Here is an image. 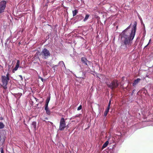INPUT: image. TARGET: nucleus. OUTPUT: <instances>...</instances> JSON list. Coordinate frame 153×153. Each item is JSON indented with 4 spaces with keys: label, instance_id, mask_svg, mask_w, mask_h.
I'll return each mask as SVG.
<instances>
[{
    "label": "nucleus",
    "instance_id": "nucleus-3",
    "mask_svg": "<svg viewBox=\"0 0 153 153\" xmlns=\"http://www.w3.org/2000/svg\"><path fill=\"white\" fill-rule=\"evenodd\" d=\"M1 79L2 83V86L4 89L6 90L7 89V85L10 78L5 77V76L2 75L1 76Z\"/></svg>",
    "mask_w": 153,
    "mask_h": 153
},
{
    "label": "nucleus",
    "instance_id": "nucleus-17",
    "mask_svg": "<svg viewBox=\"0 0 153 153\" xmlns=\"http://www.w3.org/2000/svg\"><path fill=\"white\" fill-rule=\"evenodd\" d=\"M5 125L4 124L1 122H0V129H3Z\"/></svg>",
    "mask_w": 153,
    "mask_h": 153
},
{
    "label": "nucleus",
    "instance_id": "nucleus-20",
    "mask_svg": "<svg viewBox=\"0 0 153 153\" xmlns=\"http://www.w3.org/2000/svg\"><path fill=\"white\" fill-rule=\"evenodd\" d=\"M8 41H9V43L11 41L10 40V37L7 38V39H6V40L5 43V45H6L7 44V42Z\"/></svg>",
    "mask_w": 153,
    "mask_h": 153
},
{
    "label": "nucleus",
    "instance_id": "nucleus-34",
    "mask_svg": "<svg viewBox=\"0 0 153 153\" xmlns=\"http://www.w3.org/2000/svg\"><path fill=\"white\" fill-rule=\"evenodd\" d=\"M150 41H151V39H150L149 40V42L148 43V44L146 45V46H145L144 48H146L148 46V45L149 44V42H150Z\"/></svg>",
    "mask_w": 153,
    "mask_h": 153
},
{
    "label": "nucleus",
    "instance_id": "nucleus-22",
    "mask_svg": "<svg viewBox=\"0 0 153 153\" xmlns=\"http://www.w3.org/2000/svg\"><path fill=\"white\" fill-rule=\"evenodd\" d=\"M20 65V61L19 60H17V62L16 63V66H17L19 67Z\"/></svg>",
    "mask_w": 153,
    "mask_h": 153
},
{
    "label": "nucleus",
    "instance_id": "nucleus-47",
    "mask_svg": "<svg viewBox=\"0 0 153 153\" xmlns=\"http://www.w3.org/2000/svg\"><path fill=\"white\" fill-rule=\"evenodd\" d=\"M11 36H10V37H11Z\"/></svg>",
    "mask_w": 153,
    "mask_h": 153
},
{
    "label": "nucleus",
    "instance_id": "nucleus-13",
    "mask_svg": "<svg viewBox=\"0 0 153 153\" xmlns=\"http://www.w3.org/2000/svg\"><path fill=\"white\" fill-rule=\"evenodd\" d=\"M78 10L76 9H75L74 10L72 11V13H73V17L75 16L77 13H78Z\"/></svg>",
    "mask_w": 153,
    "mask_h": 153
},
{
    "label": "nucleus",
    "instance_id": "nucleus-25",
    "mask_svg": "<svg viewBox=\"0 0 153 153\" xmlns=\"http://www.w3.org/2000/svg\"><path fill=\"white\" fill-rule=\"evenodd\" d=\"M137 15H138V16L139 19H140V21L142 22V18H141V16L139 14H138Z\"/></svg>",
    "mask_w": 153,
    "mask_h": 153
},
{
    "label": "nucleus",
    "instance_id": "nucleus-41",
    "mask_svg": "<svg viewBox=\"0 0 153 153\" xmlns=\"http://www.w3.org/2000/svg\"><path fill=\"white\" fill-rule=\"evenodd\" d=\"M0 67H1L2 68H3V67L2 66H1V65H0Z\"/></svg>",
    "mask_w": 153,
    "mask_h": 153
},
{
    "label": "nucleus",
    "instance_id": "nucleus-4",
    "mask_svg": "<svg viewBox=\"0 0 153 153\" xmlns=\"http://www.w3.org/2000/svg\"><path fill=\"white\" fill-rule=\"evenodd\" d=\"M41 54L45 59H47L51 56V54L49 51L46 48H44L42 50Z\"/></svg>",
    "mask_w": 153,
    "mask_h": 153
},
{
    "label": "nucleus",
    "instance_id": "nucleus-31",
    "mask_svg": "<svg viewBox=\"0 0 153 153\" xmlns=\"http://www.w3.org/2000/svg\"><path fill=\"white\" fill-rule=\"evenodd\" d=\"M144 32H143V34H144V35L145 36L146 34V30L145 29V27H144Z\"/></svg>",
    "mask_w": 153,
    "mask_h": 153
},
{
    "label": "nucleus",
    "instance_id": "nucleus-10",
    "mask_svg": "<svg viewBox=\"0 0 153 153\" xmlns=\"http://www.w3.org/2000/svg\"><path fill=\"white\" fill-rule=\"evenodd\" d=\"M62 64L64 66L65 69L66 71L67 72H68L69 71H70L71 72H72V71H70L69 69H68L66 68V67H65V64L63 61H60L59 62V64Z\"/></svg>",
    "mask_w": 153,
    "mask_h": 153
},
{
    "label": "nucleus",
    "instance_id": "nucleus-38",
    "mask_svg": "<svg viewBox=\"0 0 153 153\" xmlns=\"http://www.w3.org/2000/svg\"><path fill=\"white\" fill-rule=\"evenodd\" d=\"M59 65H62V66L63 65L62 64H59V63L58 64H57L56 65H58V66Z\"/></svg>",
    "mask_w": 153,
    "mask_h": 153
},
{
    "label": "nucleus",
    "instance_id": "nucleus-15",
    "mask_svg": "<svg viewBox=\"0 0 153 153\" xmlns=\"http://www.w3.org/2000/svg\"><path fill=\"white\" fill-rule=\"evenodd\" d=\"M50 99V97H49L47 98V99L46 100V102H45V106H48V103L49 102Z\"/></svg>",
    "mask_w": 153,
    "mask_h": 153
},
{
    "label": "nucleus",
    "instance_id": "nucleus-7",
    "mask_svg": "<svg viewBox=\"0 0 153 153\" xmlns=\"http://www.w3.org/2000/svg\"><path fill=\"white\" fill-rule=\"evenodd\" d=\"M81 61L82 64L87 65L88 67V63H91V62L88 60L86 58L84 57H82Z\"/></svg>",
    "mask_w": 153,
    "mask_h": 153
},
{
    "label": "nucleus",
    "instance_id": "nucleus-45",
    "mask_svg": "<svg viewBox=\"0 0 153 153\" xmlns=\"http://www.w3.org/2000/svg\"><path fill=\"white\" fill-rule=\"evenodd\" d=\"M38 104H37V106H38Z\"/></svg>",
    "mask_w": 153,
    "mask_h": 153
},
{
    "label": "nucleus",
    "instance_id": "nucleus-18",
    "mask_svg": "<svg viewBox=\"0 0 153 153\" xmlns=\"http://www.w3.org/2000/svg\"><path fill=\"white\" fill-rule=\"evenodd\" d=\"M109 111V110L106 109L104 113V116L106 117Z\"/></svg>",
    "mask_w": 153,
    "mask_h": 153
},
{
    "label": "nucleus",
    "instance_id": "nucleus-1",
    "mask_svg": "<svg viewBox=\"0 0 153 153\" xmlns=\"http://www.w3.org/2000/svg\"><path fill=\"white\" fill-rule=\"evenodd\" d=\"M129 26L126 29L123 30L120 34L119 36L121 39V45L119 49H123L125 51L128 50V48L131 46L132 41L135 35L136 30L137 22H134L131 32H129L127 30L130 28Z\"/></svg>",
    "mask_w": 153,
    "mask_h": 153
},
{
    "label": "nucleus",
    "instance_id": "nucleus-5",
    "mask_svg": "<svg viewBox=\"0 0 153 153\" xmlns=\"http://www.w3.org/2000/svg\"><path fill=\"white\" fill-rule=\"evenodd\" d=\"M7 1L2 0L0 2V14L4 12L6 7Z\"/></svg>",
    "mask_w": 153,
    "mask_h": 153
},
{
    "label": "nucleus",
    "instance_id": "nucleus-37",
    "mask_svg": "<svg viewBox=\"0 0 153 153\" xmlns=\"http://www.w3.org/2000/svg\"><path fill=\"white\" fill-rule=\"evenodd\" d=\"M19 76H20V78H21L22 79V80L23 79L22 77V75H19Z\"/></svg>",
    "mask_w": 153,
    "mask_h": 153
},
{
    "label": "nucleus",
    "instance_id": "nucleus-26",
    "mask_svg": "<svg viewBox=\"0 0 153 153\" xmlns=\"http://www.w3.org/2000/svg\"><path fill=\"white\" fill-rule=\"evenodd\" d=\"M110 105H111L110 104H108V107H107L106 109L109 110L110 108Z\"/></svg>",
    "mask_w": 153,
    "mask_h": 153
},
{
    "label": "nucleus",
    "instance_id": "nucleus-2",
    "mask_svg": "<svg viewBox=\"0 0 153 153\" xmlns=\"http://www.w3.org/2000/svg\"><path fill=\"white\" fill-rule=\"evenodd\" d=\"M107 85L109 88L111 89L112 90H114L118 87L119 84L117 80H114L112 81L111 83H107Z\"/></svg>",
    "mask_w": 153,
    "mask_h": 153
},
{
    "label": "nucleus",
    "instance_id": "nucleus-16",
    "mask_svg": "<svg viewBox=\"0 0 153 153\" xmlns=\"http://www.w3.org/2000/svg\"><path fill=\"white\" fill-rule=\"evenodd\" d=\"M32 126H33L34 128V130H36V122H33L31 124Z\"/></svg>",
    "mask_w": 153,
    "mask_h": 153
},
{
    "label": "nucleus",
    "instance_id": "nucleus-33",
    "mask_svg": "<svg viewBox=\"0 0 153 153\" xmlns=\"http://www.w3.org/2000/svg\"><path fill=\"white\" fill-rule=\"evenodd\" d=\"M5 77H7L9 78V74L8 73H7V74L6 76H5Z\"/></svg>",
    "mask_w": 153,
    "mask_h": 153
},
{
    "label": "nucleus",
    "instance_id": "nucleus-9",
    "mask_svg": "<svg viewBox=\"0 0 153 153\" xmlns=\"http://www.w3.org/2000/svg\"><path fill=\"white\" fill-rule=\"evenodd\" d=\"M140 80L141 79L140 78H137V79L134 80V81L133 83L132 84V85L134 87H135L136 85L138 84Z\"/></svg>",
    "mask_w": 153,
    "mask_h": 153
},
{
    "label": "nucleus",
    "instance_id": "nucleus-36",
    "mask_svg": "<svg viewBox=\"0 0 153 153\" xmlns=\"http://www.w3.org/2000/svg\"><path fill=\"white\" fill-rule=\"evenodd\" d=\"M1 134H0V141L1 140Z\"/></svg>",
    "mask_w": 153,
    "mask_h": 153
},
{
    "label": "nucleus",
    "instance_id": "nucleus-14",
    "mask_svg": "<svg viewBox=\"0 0 153 153\" xmlns=\"http://www.w3.org/2000/svg\"><path fill=\"white\" fill-rule=\"evenodd\" d=\"M90 16V15L88 14H86L85 15V18L83 19V21L84 22H85L88 19Z\"/></svg>",
    "mask_w": 153,
    "mask_h": 153
},
{
    "label": "nucleus",
    "instance_id": "nucleus-6",
    "mask_svg": "<svg viewBox=\"0 0 153 153\" xmlns=\"http://www.w3.org/2000/svg\"><path fill=\"white\" fill-rule=\"evenodd\" d=\"M66 127L65 120L64 118L62 117L60 120L59 130L63 131Z\"/></svg>",
    "mask_w": 153,
    "mask_h": 153
},
{
    "label": "nucleus",
    "instance_id": "nucleus-28",
    "mask_svg": "<svg viewBox=\"0 0 153 153\" xmlns=\"http://www.w3.org/2000/svg\"><path fill=\"white\" fill-rule=\"evenodd\" d=\"M80 115H81L80 114H77L74 117H79Z\"/></svg>",
    "mask_w": 153,
    "mask_h": 153
},
{
    "label": "nucleus",
    "instance_id": "nucleus-48",
    "mask_svg": "<svg viewBox=\"0 0 153 153\" xmlns=\"http://www.w3.org/2000/svg\"><path fill=\"white\" fill-rule=\"evenodd\" d=\"M11 36H10V37H11Z\"/></svg>",
    "mask_w": 153,
    "mask_h": 153
},
{
    "label": "nucleus",
    "instance_id": "nucleus-11",
    "mask_svg": "<svg viewBox=\"0 0 153 153\" xmlns=\"http://www.w3.org/2000/svg\"><path fill=\"white\" fill-rule=\"evenodd\" d=\"M45 109L46 111V114L48 115H50L51 114V111L49 108H48V106H45Z\"/></svg>",
    "mask_w": 153,
    "mask_h": 153
},
{
    "label": "nucleus",
    "instance_id": "nucleus-42",
    "mask_svg": "<svg viewBox=\"0 0 153 153\" xmlns=\"http://www.w3.org/2000/svg\"><path fill=\"white\" fill-rule=\"evenodd\" d=\"M47 67H49V66H48V65H47Z\"/></svg>",
    "mask_w": 153,
    "mask_h": 153
},
{
    "label": "nucleus",
    "instance_id": "nucleus-39",
    "mask_svg": "<svg viewBox=\"0 0 153 153\" xmlns=\"http://www.w3.org/2000/svg\"><path fill=\"white\" fill-rule=\"evenodd\" d=\"M96 18H97H97H99V17L98 16H96Z\"/></svg>",
    "mask_w": 153,
    "mask_h": 153
},
{
    "label": "nucleus",
    "instance_id": "nucleus-12",
    "mask_svg": "<svg viewBox=\"0 0 153 153\" xmlns=\"http://www.w3.org/2000/svg\"><path fill=\"white\" fill-rule=\"evenodd\" d=\"M109 143V142L108 141H106L103 144V146L102 147V149H103L105 148L107 146H108V144Z\"/></svg>",
    "mask_w": 153,
    "mask_h": 153
},
{
    "label": "nucleus",
    "instance_id": "nucleus-43",
    "mask_svg": "<svg viewBox=\"0 0 153 153\" xmlns=\"http://www.w3.org/2000/svg\"><path fill=\"white\" fill-rule=\"evenodd\" d=\"M134 90H133V92H134Z\"/></svg>",
    "mask_w": 153,
    "mask_h": 153
},
{
    "label": "nucleus",
    "instance_id": "nucleus-46",
    "mask_svg": "<svg viewBox=\"0 0 153 153\" xmlns=\"http://www.w3.org/2000/svg\"><path fill=\"white\" fill-rule=\"evenodd\" d=\"M45 119L47 120V118H46Z\"/></svg>",
    "mask_w": 153,
    "mask_h": 153
},
{
    "label": "nucleus",
    "instance_id": "nucleus-27",
    "mask_svg": "<svg viewBox=\"0 0 153 153\" xmlns=\"http://www.w3.org/2000/svg\"><path fill=\"white\" fill-rule=\"evenodd\" d=\"M45 64L46 65H51V63L49 62H46Z\"/></svg>",
    "mask_w": 153,
    "mask_h": 153
},
{
    "label": "nucleus",
    "instance_id": "nucleus-35",
    "mask_svg": "<svg viewBox=\"0 0 153 153\" xmlns=\"http://www.w3.org/2000/svg\"><path fill=\"white\" fill-rule=\"evenodd\" d=\"M111 99H110L109 101V103H108V104H109L111 105Z\"/></svg>",
    "mask_w": 153,
    "mask_h": 153
},
{
    "label": "nucleus",
    "instance_id": "nucleus-8",
    "mask_svg": "<svg viewBox=\"0 0 153 153\" xmlns=\"http://www.w3.org/2000/svg\"><path fill=\"white\" fill-rule=\"evenodd\" d=\"M75 18L77 21L78 22L81 21L84 18V17L82 15L79 14L77 15L75 17Z\"/></svg>",
    "mask_w": 153,
    "mask_h": 153
},
{
    "label": "nucleus",
    "instance_id": "nucleus-32",
    "mask_svg": "<svg viewBox=\"0 0 153 153\" xmlns=\"http://www.w3.org/2000/svg\"><path fill=\"white\" fill-rule=\"evenodd\" d=\"M141 22V24L143 25V26L144 27V28L145 27V25H144V24H143V20H142V22Z\"/></svg>",
    "mask_w": 153,
    "mask_h": 153
},
{
    "label": "nucleus",
    "instance_id": "nucleus-44",
    "mask_svg": "<svg viewBox=\"0 0 153 153\" xmlns=\"http://www.w3.org/2000/svg\"><path fill=\"white\" fill-rule=\"evenodd\" d=\"M44 0H43V1H44Z\"/></svg>",
    "mask_w": 153,
    "mask_h": 153
},
{
    "label": "nucleus",
    "instance_id": "nucleus-30",
    "mask_svg": "<svg viewBox=\"0 0 153 153\" xmlns=\"http://www.w3.org/2000/svg\"><path fill=\"white\" fill-rule=\"evenodd\" d=\"M39 78L40 79H41V81L42 82H44V79L42 78L41 77H39Z\"/></svg>",
    "mask_w": 153,
    "mask_h": 153
},
{
    "label": "nucleus",
    "instance_id": "nucleus-19",
    "mask_svg": "<svg viewBox=\"0 0 153 153\" xmlns=\"http://www.w3.org/2000/svg\"><path fill=\"white\" fill-rule=\"evenodd\" d=\"M58 66V65H53V66L52 67V68L53 69L54 72L57 70V68H56V67Z\"/></svg>",
    "mask_w": 153,
    "mask_h": 153
},
{
    "label": "nucleus",
    "instance_id": "nucleus-24",
    "mask_svg": "<svg viewBox=\"0 0 153 153\" xmlns=\"http://www.w3.org/2000/svg\"><path fill=\"white\" fill-rule=\"evenodd\" d=\"M19 67V66L16 65L15 67L14 68V70L15 71H17Z\"/></svg>",
    "mask_w": 153,
    "mask_h": 153
},
{
    "label": "nucleus",
    "instance_id": "nucleus-21",
    "mask_svg": "<svg viewBox=\"0 0 153 153\" xmlns=\"http://www.w3.org/2000/svg\"><path fill=\"white\" fill-rule=\"evenodd\" d=\"M20 65V61L19 60H17V62L16 63V66H17L19 67Z\"/></svg>",
    "mask_w": 153,
    "mask_h": 153
},
{
    "label": "nucleus",
    "instance_id": "nucleus-23",
    "mask_svg": "<svg viewBox=\"0 0 153 153\" xmlns=\"http://www.w3.org/2000/svg\"><path fill=\"white\" fill-rule=\"evenodd\" d=\"M82 106L81 105H80L77 108V110L79 111L82 109Z\"/></svg>",
    "mask_w": 153,
    "mask_h": 153
},
{
    "label": "nucleus",
    "instance_id": "nucleus-40",
    "mask_svg": "<svg viewBox=\"0 0 153 153\" xmlns=\"http://www.w3.org/2000/svg\"><path fill=\"white\" fill-rule=\"evenodd\" d=\"M35 99H36V101H37V100H38V99H37V98H35Z\"/></svg>",
    "mask_w": 153,
    "mask_h": 153
},
{
    "label": "nucleus",
    "instance_id": "nucleus-29",
    "mask_svg": "<svg viewBox=\"0 0 153 153\" xmlns=\"http://www.w3.org/2000/svg\"><path fill=\"white\" fill-rule=\"evenodd\" d=\"M1 153H4V150L2 148H1Z\"/></svg>",
    "mask_w": 153,
    "mask_h": 153
}]
</instances>
